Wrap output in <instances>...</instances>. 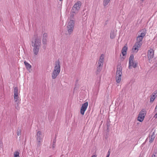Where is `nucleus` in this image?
<instances>
[{"label": "nucleus", "instance_id": "412c9836", "mask_svg": "<svg viewBox=\"0 0 157 157\" xmlns=\"http://www.w3.org/2000/svg\"><path fill=\"white\" fill-rule=\"evenodd\" d=\"M78 79H77L76 80L75 84V87L74 89V91L75 90H77L79 88V84H78Z\"/></svg>", "mask_w": 157, "mask_h": 157}, {"label": "nucleus", "instance_id": "58836bf2", "mask_svg": "<svg viewBox=\"0 0 157 157\" xmlns=\"http://www.w3.org/2000/svg\"><path fill=\"white\" fill-rule=\"evenodd\" d=\"M97 155H94L92 156L91 157H96Z\"/></svg>", "mask_w": 157, "mask_h": 157}, {"label": "nucleus", "instance_id": "f257e3e1", "mask_svg": "<svg viewBox=\"0 0 157 157\" xmlns=\"http://www.w3.org/2000/svg\"><path fill=\"white\" fill-rule=\"evenodd\" d=\"M32 46L33 47V51L34 53L37 55L38 54L39 50L40 47L41 41L40 39L36 38L31 41Z\"/></svg>", "mask_w": 157, "mask_h": 157}, {"label": "nucleus", "instance_id": "4c0bfd02", "mask_svg": "<svg viewBox=\"0 0 157 157\" xmlns=\"http://www.w3.org/2000/svg\"><path fill=\"white\" fill-rule=\"evenodd\" d=\"M121 60L123 61L124 60V58L123 57H121Z\"/></svg>", "mask_w": 157, "mask_h": 157}, {"label": "nucleus", "instance_id": "9b49d317", "mask_svg": "<svg viewBox=\"0 0 157 157\" xmlns=\"http://www.w3.org/2000/svg\"><path fill=\"white\" fill-rule=\"evenodd\" d=\"M128 50V47L127 44H125L123 48L121 50V53L123 56H126L127 54V51Z\"/></svg>", "mask_w": 157, "mask_h": 157}, {"label": "nucleus", "instance_id": "ddd939ff", "mask_svg": "<svg viewBox=\"0 0 157 157\" xmlns=\"http://www.w3.org/2000/svg\"><path fill=\"white\" fill-rule=\"evenodd\" d=\"M155 137V134L154 132L150 134L149 136V142L150 143H151L153 142Z\"/></svg>", "mask_w": 157, "mask_h": 157}, {"label": "nucleus", "instance_id": "473e14b6", "mask_svg": "<svg viewBox=\"0 0 157 157\" xmlns=\"http://www.w3.org/2000/svg\"><path fill=\"white\" fill-rule=\"evenodd\" d=\"M106 125H107V129H109V127L110 126V125H109V123L108 122H107V123H106Z\"/></svg>", "mask_w": 157, "mask_h": 157}, {"label": "nucleus", "instance_id": "72a5a7b5", "mask_svg": "<svg viewBox=\"0 0 157 157\" xmlns=\"http://www.w3.org/2000/svg\"><path fill=\"white\" fill-rule=\"evenodd\" d=\"M154 117L155 118H157V112L156 113H155Z\"/></svg>", "mask_w": 157, "mask_h": 157}, {"label": "nucleus", "instance_id": "dca6fc26", "mask_svg": "<svg viewBox=\"0 0 157 157\" xmlns=\"http://www.w3.org/2000/svg\"><path fill=\"white\" fill-rule=\"evenodd\" d=\"M156 94H157V91H155L154 93V94H153L152 96H151V97L150 98V102H152L153 101L155 98L156 97H155V95H156Z\"/></svg>", "mask_w": 157, "mask_h": 157}, {"label": "nucleus", "instance_id": "39448f33", "mask_svg": "<svg viewBox=\"0 0 157 157\" xmlns=\"http://www.w3.org/2000/svg\"><path fill=\"white\" fill-rule=\"evenodd\" d=\"M82 3L80 1H78L72 7L71 9L72 13H78L81 6Z\"/></svg>", "mask_w": 157, "mask_h": 157}, {"label": "nucleus", "instance_id": "bb28decb", "mask_svg": "<svg viewBox=\"0 0 157 157\" xmlns=\"http://www.w3.org/2000/svg\"><path fill=\"white\" fill-rule=\"evenodd\" d=\"M17 133V136H18L21 135V129L19 128H18Z\"/></svg>", "mask_w": 157, "mask_h": 157}, {"label": "nucleus", "instance_id": "c85d7f7f", "mask_svg": "<svg viewBox=\"0 0 157 157\" xmlns=\"http://www.w3.org/2000/svg\"><path fill=\"white\" fill-rule=\"evenodd\" d=\"M98 66L97 67L102 68L103 65L100 64H99L98 63Z\"/></svg>", "mask_w": 157, "mask_h": 157}, {"label": "nucleus", "instance_id": "423d86ee", "mask_svg": "<svg viewBox=\"0 0 157 157\" xmlns=\"http://www.w3.org/2000/svg\"><path fill=\"white\" fill-rule=\"evenodd\" d=\"M134 58V55L133 54L130 55L129 58V65L128 67L129 69H131L132 66L134 68L136 67L137 63L133 62Z\"/></svg>", "mask_w": 157, "mask_h": 157}, {"label": "nucleus", "instance_id": "b1692460", "mask_svg": "<svg viewBox=\"0 0 157 157\" xmlns=\"http://www.w3.org/2000/svg\"><path fill=\"white\" fill-rule=\"evenodd\" d=\"M14 157H20L19 152L17 151H15L14 153Z\"/></svg>", "mask_w": 157, "mask_h": 157}, {"label": "nucleus", "instance_id": "2eb2a0df", "mask_svg": "<svg viewBox=\"0 0 157 157\" xmlns=\"http://www.w3.org/2000/svg\"><path fill=\"white\" fill-rule=\"evenodd\" d=\"M47 36L48 35L47 33H45L44 34L43 36L42 42L43 44H46V38Z\"/></svg>", "mask_w": 157, "mask_h": 157}, {"label": "nucleus", "instance_id": "7ed1b4c3", "mask_svg": "<svg viewBox=\"0 0 157 157\" xmlns=\"http://www.w3.org/2000/svg\"><path fill=\"white\" fill-rule=\"evenodd\" d=\"M122 75V67L121 64H118L117 66L116 72V81L117 83H119L121 82Z\"/></svg>", "mask_w": 157, "mask_h": 157}, {"label": "nucleus", "instance_id": "f03ea898", "mask_svg": "<svg viewBox=\"0 0 157 157\" xmlns=\"http://www.w3.org/2000/svg\"><path fill=\"white\" fill-rule=\"evenodd\" d=\"M60 71V63L59 59L55 62L54 69L53 71L52 78V79H55L59 75Z\"/></svg>", "mask_w": 157, "mask_h": 157}, {"label": "nucleus", "instance_id": "a18cd8bd", "mask_svg": "<svg viewBox=\"0 0 157 157\" xmlns=\"http://www.w3.org/2000/svg\"><path fill=\"white\" fill-rule=\"evenodd\" d=\"M60 1H62V0H59Z\"/></svg>", "mask_w": 157, "mask_h": 157}, {"label": "nucleus", "instance_id": "4be33fe9", "mask_svg": "<svg viewBox=\"0 0 157 157\" xmlns=\"http://www.w3.org/2000/svg\"><path fill=\"white\" fill-rule=\"evenodd\" d=\"M115 36L116 35L114 33V31L113 30V31H111L110 35V38L112 39H114L115 37Z\"/></svg>", "mask_w": 157, "mask_h": 157}, {"label": "nucleus", "instance_id": "393cba45", "mask_svg": "<svg viewBox=\"0 0 157 157\" xmlns=\"http://www.w3.org/2000/svg\"><path fill=\"white\" fill-rule=\"evenodd\" d=\"M110 0H104L103 1V5L105 6L107 5L109 2Z\"/></svg>", "mask_w": 157, "mask_h": 157}, {"label": "nucleus", "instance_id": "cd10ccee", "mask_svg": "<svg viewBox=\"0 0 157 157\" xmlns=\"http://www.w3.org/2000/svg\"><path fill=\"white\" fill-rule=\"evenodd\" d=\"M146 35V33H144L142 32V33H141L140 35H139V36H141V37L144 38Z\"/></svg>", "mask_w": 157, "mask_h": 157}, {"label": "nucleus", "instance_id": "f8f14e48", "mask_svg": "<svg viewBox=\"0 0 157 157\" xmlns=\"http://www.w3.org/2000/svg\"><path fill=\"white\" fill-rule=\"evenodd\" d=\"M143 38L141 36H138L136 38L137 42H136L138 45H139V46H141L142 44V41Z\"/></svg>", "mask_w": 157, "mask_h": 157}, {"label": "nucleus", "instance_id": "9d476101", "mask_svg": "<svg viewBox=\"0 0 157 157\" xmlns=\"http://www.w3.org/2000/svg\"><path fill=\"white\" fill-rule=\"evenodd\" d=\"M36 141H43L42 132L40 131H38L36 136Z\"/></svg>", "mask_w": 157, "mask_h": 157}, {"label": "nucleus", "instance_id": "aec40b11", "mask_svg": "<svg viewBox=\"0 0 157 157\" xmlns=\"http://www.w3.org/2000/svg\"><path fill=\"white\" fill-rule=\"evenodd\" d=\"M144 118V116L142 117V115H140L139 114L137 118L138 121L140 122H142L143 121Z\"/></svg>", "mask_w": 157, "mask_h": 157}, {"label": "nucleus", "instance_id": "1a4fd4ad", "mask_svg": "<svg viewBox=\"0 0 157 157\" xmlns=\"http://www.w3.org/2000/svg\"><path fill=\"white\" fill-rule=\"evenodd\" d=\"M154 54V51L152 49H150L147 52V56L149 59L153 58Z\"/></svg>", "mask_w": 157, "mask_h": 157}, {"label": "nucleus", "instance_id": "f3484780", "mask_svg": "<svg viewBox=\"0 0 157 157\" xmlns=\"http://www.w3.org/2000/svg\"><path fill=\"white\" fill-rule=\"evenodd\" d=\"M24 63L25 66L26 67V69L28 70H29V69H30L31 68L32 66H31V65H30L28 62H27L26 61H25L24 62Z\"/></svg>", "mask_w": 157, "mask_h": 157}, {"label": "nucleus", "instance_id": "7c9ffc66", "mask_svg": "<svg viewBox=\"0 0 157 157\" xmlns=\"http://www.w3.org/2000/svg\"><path fill=\"white\" fill-rule=\"evenodd\" d=\"M156 152H155L152 155L151 157H156Z\"/></svg>", "mask_w": 157, "mask_h": 157}, {"label": "nucleus", "instance_id": "0eeeda50", "mask_svg": "<svg viewBox=\"0 0 157 157\" xmlns=\"http://www.w3.org/2000/svg\"><path fill=\"white\" fill-rule=\"evenodd\" d=\"M74 25L75 23L74 21L73 20H70L68 22L67 27L68 33L69 34H71L73 32Z\"/></svg>", "mask_w": 157, "mask_h": 157}, {"label": "nucleus", "instance_id": "c03bdc74", "mask_svg": "<svg viewBox=\"0 0 157 157\" xmlns=\"http://www.w3.org/2000/svg\"><path fill=\"white\" fill-rule=\"evenodd\" d=\"M142 31H144V29H143Z\"/></svg>", "mask_w": 157, "mask_h": 157}, {"label": "nucleus", "instance_id": "c756f323", "mask_svg": "<svg viewBox=\"0 0 157 157\" xmlns=\"http://www.w3.org/2000/svg\"><path fill=\"white\" fill-rule=\"evenodd\" d=\"M56 146V143H53L52 144V147L53 149H54L55 148Z\"/></svg>", "mask_w": 157, "mask_h": 157}, {"label": "nucleus", "instance_id": "5701e85b", "mask_svg": "<svg viewBox=\"0 0 157 157\" xmlns=\"http://www.w3.org/2000/svg\"><path fill=\"white\" fill-rule=\"evenodd\" d=\"M42 141H36V146L37 148L39 147L41 145V142Z\"/></svg>", "mask_w": 157, "mask_h": 157}, {"label": "nucleus", "instance_id": "f704fd0d", "mask_svg": "<svg viewBox=\"0 0 157 157\" xmlns=\"http://www.w3.org/2000/svg\"><path fill=\"white\" fill-rule=\"evenodd\" d=\"M2 141H0V147H2Z\"/></svg>", "mask_w": 157, "mask_h": 157}, {"label": "nucleus", "instance_id": "a878e982", "mask_svg": "<svg viewBox=\"0 0 157 157\" xmlns=\"http://www.w3.org/2000/svg\"><path fill=\"white\" fill-rule=\"evenodd\" d=\"M102 69L101 68L97 67V70L96 71V73L97 75H98L100 73Z\"/></svg>", "mask_w": 157, "mask_h": 157}, {"label": "nucleus", "instance_id": "a19ab883", "mask_svg": "<svg viewBox=\"0 0 157 157\" xmlns=\"http://www.w3.org/2000/svg\"><path fill=\"white\" fill-rule=\"evenodd\" d=\"M57 136V135H56H56H55V138H56V139Z\"/></svg>", "mask_w": 157, "mask_h": 157}, {"label": "nucleus", "instance_id": "79ce46f5", "mask_svg": "<svg viewBox=\"0 0 157 157\" xmlns=\"http://www.w3.org/2000/svg\"><path fill=\"white\" fill-rule=\"evenodd\" d=\"M74 14H72H72H71V17H73L74 16Z\"/></svg>", "mask_w": 157, "mask_h": 157}, {"label": "nucleus", "instance_id": "4468645a", "mask_svg": "<svg viewBox=\"0 0 157 157\" xmlns=\"http://www.w3.org/2000/svg\"><path fill=\"white\" fill-rule=\"evenodd\" d=\"M104 56L103 54H102L101 55L99 59V60L98 63L99 64H100L103 65L104 62Z\"/></svg>", "mask_w": 157, "mask_h": 157}, {"label": "nucleus", "instance_id": "ea45409f", "mask_svg": "<svg viewBox=\"0 0 157 157\" xmlns=\"http://www.w3.org/2000/svg\"><path fill=\"white\" fill-rule=\"evenodd\" d=\"M157 108V105L155 107V112H156Z\"/></svg>", "mask_w": 157, "mask_h": 157}, {"label": "nucleus", "instance_id": "20e7f679", "mask_svg": "<svg viewBox=\"0 0 157 157\" xmlns=\"http://www.w3.org/2000/svg\"><path fill=\"white\" fill-rule=\"evenodd\" d=\"M14 98L15 101L17 102L16 104H15V108L17 110L20 109L19 107V97L18 96V89L17 87H15L14 88Z\"/></svg>", "mask_w": 157, "mask_h": 157}, {"label": "nucleus", "instance_id": "6e6552de", "mask_svg": "<svg viewBox=\"0 0 157 157\" xmlns=\"http://www.w3.org/2000/svg\"><path fill=\"white\" fill-rule=\"evenodd\" d=\"M88 105V104L87 102H86L82 104L81 108L80 111L81 114L82 115H83L84 114L85 112L87 107Z\"/></svg>", "mask_w": 157, "mask_h": 157}, {"label": "nucleus", "instance_id": "c9c22d12", "mask_svg": "<svg viewBox=\"0 0 157 157\" xmlns=\"http://www.w3.org/2000/svg\"><path fill=\"white\" fill-rule=\"evenodd\" d=\"M56 139L54 138L53 139V143H56Z\"/></svg>", "mask_w": 157, "mask_h": 157}, {"label": "nucleus", "instance_id": "6ab92c4d", "mask_svg": "<svg viewBox=\"0 0 157 157\" xmlns=\"http://www.w3.org/2000/svg\"><path fill=\"white\" fill-rule=\"evenodd\" d=\"M146 112L145 109H143L139 113V114L140 115H142V116H144V117H145V116L146 115Z\"/></svg>", "mask_w": 157, "mask_h": 157}, {"label": "nucleus", "instance_id": "37998d69", "mask_svg": "<svg viewBox=\"0 0 157 157\" xmlns=\"http://www.w3.org/2000/svg\"><path fill=\"white\" fill-rule=\"evenodd\" d=\"M43 48H45V47L44 46L43 47Z\"/></svg>", "mask_w": 157, "mask_h": 157}, {"label": "nucleus", "instance_id": "2f4dec72", "mask_svg": "<svg viewBox=\"0 0 157 157\" xmlns=\"http://www.w3.org/2000/svg\"><path fill=\"white\" fill-rule=\"evenodd\" d=\"M110 152L109 151L108 152L107 154V156L106 157H109V155H110Z\"/></svg>", "mask_w": 157, "mask_h": 157}, {"label": "nucleus", "instance_id": "e433bc0d", "mask_svg": "<svg viewBox=\"0 0 157 157\" xmlns=\"http://www.w3.org/2000/svg\"><path fill=\"white\" fill-rule=\"evenodd\" d=\"M34 37H35V39L36 38H38V36H37V35L36 34H34Z\"/></svg>", "mask_w": 157, "mask_h": 157}, {"label": "nucleus", "instance_id": "a211bd4d", "mask_svg": "<svg viewBox=\"0 0 157 157\" xmlns=\"http://www.w3.org/2000/svg\"><path fill=\"white\" fill-rule=\"evenodd\" d=\"M139 45H138L136 43H135V44L133 47L132 48V49L134 50V51H136V52H137L138 50V48L140 47L141 46H139Z\"/></svg>", "mask_w": 157, "mask_h": 157}]
</instances>
